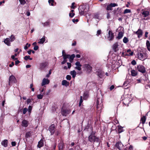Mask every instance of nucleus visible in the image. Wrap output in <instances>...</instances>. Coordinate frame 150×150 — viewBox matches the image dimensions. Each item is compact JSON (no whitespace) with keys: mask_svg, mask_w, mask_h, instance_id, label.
Listing matches in <instances>:
<instances>
[{"mask_svg":"<svg viewBox=\"0 0 150 150\" xmlns=\"http://www.w3.org/2000/svg\"><path fill=\"white\" fill-rule=\"evenodd\" d=\"M88 141L91 143H93V145L95 142L98 143L100 142V139L98 137L96 136V132H91L88 137Z\"/></svg>","mask_w":150,"mask_h":150,"instance_id":"f257e3e1","label":"nucleus"},{"mask_svg":"<svg viewBox=\"0 0 150 150\" xmlns=\"http://www.w3.org/2000/svg\"><path fill=\"white\" fill-rule=\"evenodd\" d=\"M79 12L81 15H86L89 11V8H86V6L85 5H82L80 6L79 8Z\"/></svg>","mask_w":150,"mask_h":150,"instance_id":"f03ea898","label":"nucleus"},{"mask_svg":"<svg viewBox=\"0 0 150 150\" xmlns=\"http://www.w3.org/2000/svg\"><path fill=\"white\" fill-rule=\"evenodd\" d=\"M138 58L142 61H144L147 58V56L146 54L144 53L139 52L137 54Z\"/></svg>","mask_w":150,"mask_h":150,"instance_id":"7ed1b4c3","label":"nucleus"},{"mask_svg":"<svg viewBox=\"0 0 150 150\" xmlns=\"http://www.w3.org/2000/svg\"><path fill=\"white\" fill-rule=\"evenodd\" d=\"M137 69L139 72L142 73H144L146 71L145 67L143 65H139L137 66Z\"/></svg>","mask_w":150,"mask_h":150,"instance_id":"20e7f679","label":"nucleus"},{"mask_svg":"<svg viewBox=\"0 0 150 150\" xmlns=\"http://www.w3.org/2000/svg\"><path fill=\"white\" fill-rule=\"evenodd\" d=\"M16 81L15 77L12 75L10 76L9 79L8 84L10 85L11 83H15Z\"/></svg>","mask_w":150,"mask_h":150,"instance_id":"39448f33","label":"nucleus"},{"mask_svg":"<svg viewBox=\"0 0 150 150\" xmlns=\"http://www.w3.org/2000/svg\"><path fill=\"white\" fill-rule=\"evenodd\" d=\"M104 72L101 69H98L96 72V74L100 78H103L104 75Z\"/></svg>","mask_w":150,"mask_h":150,"instance_id":"423d86ee","label":"nucleus"},{"mask_svg":"<svg viewBox=\"0 0 150 150\" xmlns=\"http://www.w3.org/2000/svg\"><path fill=\"white\" fill-rule=\"evenodd\" d=\"M55 126L54 124H52L49 127V130L51 133V135H53L55 131Z\"/></svg>","mask_w":150,"mask_h":150,"instance_id":"0eeeda50","label":"nucleus"},{"mask_svg":"<svg viewBox=\"0 0 150 150\" xmlns=\"http://www.w3.org/2000/svg\"><path fill=\"white\" fill-rule=\"evenodd\" d=\"M84 130L87 132H90L91 133L92 132H94V131H93V128L92 127L88 124L86 126Z\"/></svg>","mask_w":150,"mask_h":150,"instance_id":"6e6552de","label":"nucleus"},{"mask_svg":"<svg viewBox=\"0 0 150 150\" xmlns=\"http://www.w3.org/2000/svg\"><path fill=\"white\" fill-rule=\"evenodd\" d=\"M117 5V4L115 3H111L107 5L106 10L108 11L112 10V7H115Z\"/></svg>","mask_w":150,"mask_h":150,"instance_id":"1a4fd4ad","label":"nucleus"},{"mask_svg":"<svg viewBox=\"0 0 150 150\" xmlns=\"http://www.w3.org/2000/svg\"><path fill=\"white\" fill-rule=\"evenodd\" d=\"M48 65V63L47 62H45L40 63V68L41 70L43 69Z\"/></svg>","mask_w":150,"mask_h":150,"instance_id":"9d476101","label":"nucleus"},{"mask_svg":"<svg viewBox=\"0 0 150 150\" xmlns=\"http://www.w3.org/2000/svg\"><path fill=\"white\" fill-rule=\"evenodd\" d=\"M115 146L119 150H122V143L121 142L119 141L116 142Z\"/></svg>","mask_w":150,"mask_h":150,"instance_id":"9b49d317","label":"nucleus"},{"mask_svg":"<svg viewBox=\"0 0 150 150\" xmlns=\"http://www.w3.org/2000/svg\"><path fill=\"white\" fill-rule=\"evenodd\" d=\"M75 64L76 66L75 67V69L79 71L81 70V67L82 66V65L81 64L80 62L79 61H77L75 63Z\"/></svg>","mask_w":150,"mask_h":150,"instance_id":"f8f14e48","label":"nucleus"},{"mask_svg":"<svg viewBox=\"0 0 150 150\" xmlns=\"http://www.w3.org/2000/svg\"><path fill=\"white\" fill-rule=\"evenodd\" d=\"M108 39L110 40H112L113 39L114 35L113 33L110 30H109L108 33Z\"/></svg>","mask_w":150,"mask_h":150,"instance_id":"ddd939ff","label":"nucleus"},{"mask_svg":"<svg viewBox=\"0 0 150 150\" xmlns=\"http://www.w3.org/2000/svg\"><path fill=\"white\" fill-rule=\"evenodd\" d=\"M62 112L63 116H66L70 113L71 111L70 110L64 109L62 110Z\"/></svg>","mask_w":150,"mask_h":150,"instance_id":"4468645a","label":"nucleus"},{"mask_svg":"<svg viewBox=\"0 0 150 150\" xmlns=\"http://www.w3.org/2000/svg\"><path fill=\"white\" fill-rule=\"evenodd\" d=\"M118 42H116L114 43L112 46V48L114 50V52H116L118 50Z\"/></svg>","mask_w":150,"mask_h":150,"instance_id":"2eb2a0df","label":"nucleus"},{"mask_svg":"<svg viewBox=\"0 0 150 150\" xmlns=\"http://www.w3.org/2000/svg\"><path fill=\"white\" fill-rule=\"evenodd\" d=\"M84 67L86 68L87 70L90 72L92 70V67H91L90 64H85L84 65Z\"/></svg>","mask_w":150,"mask_h":150,"instance_id":"dca6fc26","label":"nucleus"},{"mask_svg":"<svg viewBox=\"0 0 150 150\" xmlns=\"http://www.w3.org/2000/svg\"><path fill=\"white\" fill-rule=\"evenodd\" d=\"M50 83L49 80L47 79L44 78L43 79L42 83L41 85L43 86L46 84H48Z\"/></svg>","mask_w":150,"mask_h":150,"instance_id":"f3484780","label":"nucleus"},{"mask_svg":"<svg viewBox=\"0 0 150 150\" xmlns=\"http://www.w3.org/2000/svg\"><path fill=\"white\" fill-rule=\"evenodd\" d=\"M135 33L137 35L138 37L140 38L142 35L143 32L141 30L139 29L137 31L135 32Z\"/></svg>","mask_w":150,"mask_h":150,"instance_id":"a211bd4d","label":"nucleus"},{"mask_svg":"<svg viewBox=\"0 0 150 150\" xmlns=\"http://www.w3.org/2000/svg\"><path fill=\"white\" fill-rule=\"evenodd\" d=\"M59 150H63L64 148V144L62 142H61L58 145Z\"/></svg>","mask_w":150,"mask_h":150,"instance_id":"6ab92c4d","label":"nucleus"},{"mask_svg":"<svg viewBox=\"0 0 150 150\" xmlns=\"http://www.w3.org/2000/svg\"><path fill=\"white\" fill-rule=\"evenodd\" d=\"M44 146V141L43 139H41L38 142L37 147L39 148H40Z\"/></svg>","mask_w":150,"mask_h":150,"instance_id":"aec40b11","label":"nucleus"},{"mask_svg":"<svg viewBox=\"0 0 150 150\" xmlns=\"http://www.w3.org/2000/svg\"><path fill=\"white\" fill-rule=\"evenodd\" d=\"M8 141L7 139H4L1 143V145L5 147L8 146Z\"/></svg>","mask_w":150,"mask_h":150,"instance_id":"412c9836","label":"nucleus"},{"mask_svg":"<svg viewBox=\"0 0 150 150\" xmlns=\"http://www.w3.org/2000/svg\"><path fill=\"white\" fill-rule=\"evenodd\" d=\"M28 121L25 120H23L22 122V125L23 127H27L28 126Z\"/></svg>","mask_w":150,"mask_h":150,"instance_id":"4be33fe9","label":"nucleus"},{"mask_svg":"<svg viewBox=\"0 0 150 150\" xmlns=\"http://www.w3.org/2000/svg\"><path fill=\"white\" fill-rule=\"evenodd\" d=\"M142 15L144 17H146L148 16L149 14V12L148 11H144L142 13Z\"/></svg>","mask_w":150,"mask_h":150,"instance_id":"5701e85b","label":"nucleus"},{"mask_svg":"<svg viewBox=\"0 0 150 150\" xmlns=\"http://www.w3.org/2000/svg\"><path fill=\"white\" fill-rule=\"evenodd\" d=\"M96 108H97V110H98L97 111L98 113H100L101 112V110L102 109V106H100V105H99L98 104H97Z\"/></svg>","mask_w":150,"mask_h":150,"instance_id":"b1692460","label":"nucleus"},{"mask_svg":"<svg viewBox=\"0 0 150 150\" xmlns=\"http://www.w3.org/2000/svg\"><path fill=\"white\" fill-rule=\"evenodd\" d=\"M5 44L9 46L10 45L11 43L10 42V39L8 38H7L5 39L4 41Z\"/></svg>","mask_w":150,"mask_h":150,"instance_id":"393cba45","label":"nucleus"},{"mask_svg":"<svg viewBox=\"0 0 150 150\" xmlns=\"http://www.w3.org/2000/svg\"><path fill=\"white\" fill-rule=\"evenodd\" d=\"M137 75V72L134 70H131V75L133 76H135Z\"/></svg>","mask_w":150,"mask_h":150,"instance_id":"a878e982","label":"nucleus"},{"mask_svg":"<svg viewBox=\"0 0 150 150\" xmlns=\"http://www.w3.org/2000/svg\"><path fill=\"white\" fill-rule=\"evenodd\" d=\"M62 84L66 86H67L69 85V83L66 80H63L62 81Z\"/></svg>","mask_w":150,"mask_h":150,"instance_id":"bb28decb","label":"nucleus"},{"mask_svg":"<svg viewBox=\"0 0 150 150\" xmlns=\"http://www.w3.org/2000/svg\"><path fill=\"white\" fill-rule=\"evenodd\" d=\"M75 56L74 54H72L71 55H70L69 58V61L71 62H72L74 60V58L75 57Z\"/></svg>","mask_w":150,"mask_h":150,"instance_id":"cd10ccee","label":"nucleus"},{"mask_svg":"<svg viewBox=\"0 0 150 150\" xmlns=\"http://www.w3.org/2000/svg\"><path fill=\"white\" fill-rule=\"evenodd\" d=\"M45 40V36L40 39V41L38 42V43L39 44H43Z\"/></svg>","mask_w":150,"mask_h":150,"instance_id":"c85d7f7f","label":"nucleus"},{"mask_svg":"<svg viewBox=\"0 0 150 150\" xmlns=\"http://www.w3.org/2000/svg\"><path fill=\"white\" fill-rule=\"evenodd\" d=\"M70 74L72 76L73 78H74L76 75V72L75 70L71 71L70 72Z\"/></svg>","mask_w":150,"mask_h":150,"instance_id":"c756f323","label":"nucleus"},{"mask_svg":"<svg viewBox=\"0 0 150 150\" xmlns=\"http://www.w3.org/2000/svg\"><path fill=\"white\" fill-rule=\"evenodd\" d=\"M127 54L128 55L132 56L133 54V53H134L133 52H132L131 51V50H130V49L128 50H127Z\"/></svg>","mask_w":150,"mask_h":150,"instance_id":"7c9ffc66","label":"nucleus"},{"mask_svg":"<svg viewBox=\"0 0 150 150\" xmlns=\"http://www.w3.org/2000/svg\"><path fill=\"white\" fill-rule=\"evenodd\" d=\"M31 135V133L30 132H29L26 133L25 137L26 138H28L30 137Z\"/></svg>","mask_w":150,"mask_h":150,"instance_id":"2f4dec72","label":"nucleus"},{"mask_svg":"<svg viewBox=\"0 0 150 150\" xmlns=\"http://www.w3.org/2000/svg\"><path fill=\"white\" fill-rule=\"evenodd\" d=\"M146 120V118L145 116H143L141 118V121H142V123L143 124H144L145 123Z\"/></svg>","mask_w":150,"mask_h":150,"instance_id":"473e14b6","label":"nucleus"},{"mask_svg":"<svg viewBox=\"0 0 150 150\" xmlns=\"http://www.w3.org/2000/svg\"><path fill=\"white\" fill-rule=\"evenodd\" d=\"M99 13H96L94 14L93 18L96 19H99Z\"/></svg>","mask_w":150,"mask_h":150,"instance_id":"72a5a7b5","label":"nucleus"},{"mask_svg":"<svg viewBox=\"0 0 150 150\" xmlns=\"http://www.w3.org/2000/svg\"><path fill=\"white\" fill-rule=\"evenodd\" d=\"M146 45L148 50L150 51V43L147 40L146 42Z\"/></svg>","mask_w":150,"mask_h":150,"instance_id":"f704fd0d","label":"nucleus"},{"mask_svg":"<svg viewBox=\"0 0 150 150\" xmlns=\"http://www.w3.org/2000/svg\"><path fill=\"white\" fill-rule=\"evenodd\" d=\"M15 38L14 35L12 34L10 37V42H12L15 40Z\"/></svg>","mask_w":150,"mask_h":150,"instance_id":"c9c22d12","label":"nucleus"},{"mask_svg":"<svg viewBox=\"0 0 150 150\" xmlns=\"http://www.w3.org/2000/svg\"><path fill=\"white\" fill-rule=\"evenodd\" d=\"M117 38L118 39H120L122 38V31L119 32Z\"/></svg>","mask_w":150,"mask_h":150,"instance_id":"e433bc0d","label":"nucleus"},{"mask_svg":"<svg viewBox=\"0 0 150 150\" xmlns=\"http://www.w3.org/2000/svg\"><path fill=\"white\" fill-rule=\"evenodd\" d=\"M69 56L70 55L68 54H66L64 55L63 56V59H67L69 58Z\"/></svg>","mask_w":150,"mask_h":150,"instance_id":"4c0bfd02","label":"nucleus"},{"mask_svg":"<svg viewBox=\"0 0 150 150\" xmlns=\"http://www.w3.org/2000/svg\"><path fill=\"white\" fill-rule=\"evenodd\" d=\"M123 41L124 43H126L128 42V38L127 37H125L124 38L123 40Z\"/></svg>","mask_w":150,"mask_h":150,"instance_id":"58836bf2","label":"nucleus"},{"mask_svg":"<svg viewBox=\"0 0 150 150\" xmlns=\"http://www.w3.org/2000/svg\"><path fill=\"white\" fill-rule=\"evenodd\" d=\"M30 44H29L28 43H27L26 45L24 47V49L25 50H27L28 48V47H30Z\"/></svg>","mask_w":150,"mask_h":150,"instance_id":"ea45409f","label":"nucleus"},{"mask_svg":"<svg viewBox=\"0 0 150 150\" xmlns=\"http://www.w3.org/2000/svg\"><path fill=\"white\" fill-rule=\"evenodd\" d=\"M131 12L130 10L129 9H126L124 11L123 13L126 14V13H130Z\"/></svg>","mask_w":150,"mask_h":150,"instance_id":"a19ab883","label":"nucleus"},{"mask_svg":"<svg viewBox=\"0 0 150 150\" xmlns=\"http://www.w3.org/2000/svg\"><path fill=\"white\" fill-rule=\"evenodd\" d=\"M83 102V99H82V96H81L80 97V100L79 102V107L81 106V104Z\"/></svg>","mask_w":150,"mask_h":150,"instance_id":"79ce46f5","label":"nucleus"},{"mask_svg":"<svg viewBox=\"0 0 150 150\" xmlns=\"http://www.w3.org/2000/svg\"><path fill=\"white\" fill-rule=\"evenodd\" d=\"M20 4L22 5H24L26 3V1L25 0H19Z\"/></svg>","mask_w":150,"mask_h":150,"instance_id":"37998d69","label":"nucleus"},{"mask_svg":"<svg viewBox=\"0 0 150 150\" xmlns=\"http://www.w3.org/2000/svg\"><path fill=\"white\" fill-rule=\"evenodd\" d=\"M32 107L30 105H29L28 107V112L29 113L31 112L32 110Z\"/></svg>","mask_w":150,"mask_h":150,"instance_id":"c03bdc74","label":"nucleus"},{"mask_svg":"<svg viewBox=\"0 0 150 150\" xmlns=\"http://www.w3.org/2000/svg\"><path fill=\"white\" fill-rule=\"evenodd\" d=\"M28 109L25 108H24L23 109V114H26L27 111H28Z\"/></svg>","mask_w":150,"mask_h":150,"instance_id":"a18cd8bd","label":"nucleus"},{"mask_svg":"<svg viewBox=\"0 0 150 150\" xmlns=\"http://www.w3.org/2000/svg\"><path fill=\"white\" fill-rule=\"evenodd\" d=\"M43 95V94H42V95H41V94H39L37 96V98L38 99H42V98Z\"/></svg>","mask_w":150,"mask_h":150,"instance_id":"49530a36","label":"nucleus"},{"mask_svg":"<svg viewBox=\"0 0 150 150\" xmlns=\"http://www.w3.org/2000/svg\"><path fill=\"white\" fill-rule=\"evenodd\" d=\"M48 2L49 4H50L51 6H53L54 0H49Z\"/></svg>","mask_w":150,"mask_h":150,"instance_id":"de8ad7c7","label":"nucleus"},{"mask_svg":"<svg viewBox=\"0 0 150 150\" xmlns=\"http://www.w3.org/2000/svg\"><path fill=\"white\" fill-rule=\"evenodd\" d=\"M122 132V127L120 126L118 128V133L120 134Z\"/></svg>","mask_w":150,"mask_h":150,"instance_id":"09e8293b","label":"nucleus"},{"mask_svg":"<svg viewBox=\"0 0 150 150\" xmlns=\"http://www.w3.org/2000/svg\"><path fill=\"white\" fill-rule=\"evenodd\" d=\"M42 24L43 25V26H48L50 25L49 23L47 22H46L44 23H42Z\"/></svg>","mask_w":150,"mask_h":150,"instance_id":"8fccbe9b","label":"nucleus"},{"mask_svg":"<svg viewBox=\"0 0 150 150\" xmlns=\"http://www.w3.org/2000/svg\"><path fill=\"white\" fill-rule=\"evenodd\" d=\"M66 78L67 80H70L71 79V77L70 75H67L66 76Z\"/></svg>","mask_w":150,"mask_h":150,"instance_id":"3c124183","label":"nucleus"},{"mask_svg":"<svg viewBox=\"0 0 150 150\" xmlns=\"http://www.w3.org/2000/svg\"><path fill=\"white\" fill-rule=\"evenodd\" d=\"M75 4V3L74 2H73L72 3L71 6V8L72 9H75L76 7L75 6H74V5Z\"/></svg>","mask_w":150,"mask_h":150,"instance_id":"603ef678","label":"nucleus"},{"mask_svg":"<svg viewBox=\"0 0 150 150\" xmlns=\"http://www.w3.org/2000/svg\"><path fill=\"white\" fill-rule=\"evenodd\" d=\"M75 15V13H71L70 12L69 13V16L71 18L73 17Z\"/></svg>","mask_w":150,"mask_h":150,"instance_id":"864d4df0","label":"nucleus"},{"mask_svg":"<svg viewBox=\"0 0 150 150\" xmlns=\"http://www.w3.org/2000/svg\"><path fill=\"white\" fill-rule=\"evenodd\" d=\"M30 57V56H25L24 57V59L26 61H27L28 59H29V58Z\"/></svg>","mask_w":150,"mask_h":150,"instance_id":"5fc2aeb1","label":"nucleus"},{"mask_svg":"<svg viewBox=\"0 0 150 150\" xmlns=\"http://www.w3.org/2000/svg\"><path fill=\"white\" fill-rule=\"evenodd\" d=\"M136 62L135 60H133L131 62L132 64L133 65H134L136 64Z\"/></svg>","mask_w":150,"mask_h":150,"instance_id":"6e6d98bb","label":"nucleus"},{"mask_svg":"<svg viewBox=\"0 0 150 150\" xmlns=\"http://www.w3.org/2000/svg\"><path fill=\"white\" fill-rule=\"evenodd\" d=\"M39 48V47L37 45H35L33 49L35 50H37Z\"/></svg>","mask_w":150,"mask_h":150,"instance_id":"4d7b16f0","label":"nucleus"},{"mask_svg":"<svg viewBox=\"0 0 150 150\" xmlns=\"http://www.w3.org/2000/svg\"><path fill=\"white\" fill-rule=\"evenodd\" d=\"M67 61V60L66 59H64V60L61 62L62 64H64Z\"/></svg>","mask_w":150,"mask_h":150,"instance_id":"13d9d810","label":"nucleus"},{"mask_svg":"<svg viewBox=\"0 0 150 150\" xmlns=\"http://www.w3.org/2000/svg\"><path fill=\"white\" fill-rule=\"evenodd\" d=\"M67 64L68 65V68L69 69H70L71 67V64L70 63L67 62Z\"/></svg>","mask_w":150,"mask_h":150,"instance_id":"bf43d9fd","label":"nucleus"},{"mask_svg":"<svg viewBox=\"0 0 150 150\" xmlns=\"http://www.w3.org/2000/svg\"><path fill=\"white\" fill-rule=\"evenodd\" d=\"M101 33V30H98L97 31V36H98Z\"/></svg>","mask_w":150,"mask_h":150,"instance_id":"052dcab7","label":"nucleus"},{"mask_svg":"<svg viewBox=\"0 0 150 150\" xmlns=\"http://www.w3.org/2000/svg\"><path fill=\"white\" fill-rule=\"evenodd\" d=\"M51 74V70H50L49 71L48 74H47L46 75V77H49L50 76V75Z\"/></svg>","mask_w":150,"mask_h":150,"instance_id":"680f3d73","label":"nucleus"},{"mask_svg":"<svg viewBox=\"0 0 150 150\" xmlns=\"http://www.w3.org/2000/svg\"><path fill=\"white\" fill-rule=\"evenodd\" d=\"M31 102V100L30 99V98L28 99L26 101L27 104H29V103H30Z\"/></svg>","mask_w":150,"mask_h":150,"instance_id":"e2e57ef3","label":"nucleus"},{"mask_svg":"<svg viewBox=\"0 0 150 150\" xmlns=\"http://www.w3.org/2000/svg\"><path fill=\"white\" fill-rule=\"evenodd\" d=\"M60 134V132L58 130L55 132V134L57 135H59Z\"/></svg>","mask_w":150,"mask_h":150,"instance_id":"0e129e2a","label":"nucleus"},{"mask_svg":"<svg viewBox=\"0 0 150 150\" xmlns=\"http://www.w3.org/2000/svg\"><path fill=\"white\" fill-rule=\"evenodd\" d=\"M11 145L12 146H15L16 145V143L15 142H11Z\"/></svg>","mask_w":150,"mask_h":150,"instance_id":"69168bd1","label":"nucleus"},{"mask_svg":"<svg viewBox=\"0 0 150 150\" xmlns=\"http://www.w3.org/2000/svg\"><path fill=\"white\" fill-rule=\"evenodd\" d=\"M115 88V86L113 85H112L110 87V91H112L113 89Z\"/></svg>","mask_w":150,"mask_h":150,"instance_id":"338daca9","label":"nucleus"},{"mask_svg":"<svg viewBox=\"0 0 150 150\" xmlns=\"http://www.w3.org/2000/svg\"><path fill=\"white\" fill-rule=\"evenodd\" d=\"M78 21H79V20L78 19H74L72 20V21L74 23H75L76 22H78Z\"/></svg>","mask_w":150,"mask_h":150,"instance_id":"774afa93","label":"nucleus"}]
</instances>
